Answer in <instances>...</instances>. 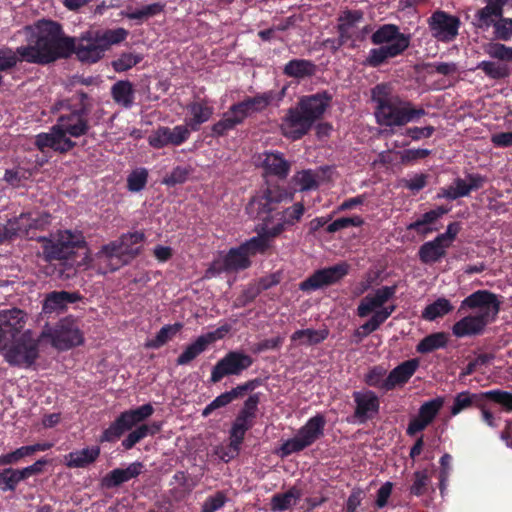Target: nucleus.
I'll return each mask as SVG.
<instances>
[{"label":"nucleus","mask_w":512,"mask_h":512,"mask_svg":"<svg viewBox=\"0 0 512 512\" xmlns=\"http://www.w3.org/2000/svg\"><path fill=\"white\" fill-rule=\"evenodd\" d=\"M325 426L326 419L323 414L318 413L309 418L293 438L281 444L278 454L285 458L303 451L324 436Z\"/></svg>","instance_id":"nucleus-10"},{"label":"nucleus","mask_w":512,"mask_h":512,"mask_svg":"<svg viewBox=\"0 0 512 512\" xmlns=\"http://www.w3.org/2000/svg\"><path fill=\"white\" fill-rule=\"evenodd\" d=\"M32 455L31 445L21 446L12 452L0 455V466L17 464L23 458Z\"/></svg>","instance_id":"nucleus-63"},{"label":"nucleus","mask_w":512,"mask_h":512,"mask_svg":"<svg viewBox=\"0 0 512 512\" xmlns=\"http://www.w3.org/2000/svg\"><path fill=\"white\" fill-rule=\"evenodd\" d=\"M501 302L497 295L488 290H477L467 296L460 305L459 312L465 308L480 309L476 315H468L455 322L452 333L458 338L483 334L486 326L493 322L500 312Z\"/></svg>","instance_id":"nucleus-4"},{"label":"nucleus","mask_w":512,"mask_h":512,"mask_svg":"<svg viewBox=\"0 0 512 512\" xmlns=\"http://www.w3.org/2000/svg\"><path fill=\"white\" fill-rule=\"evenodd\" d=\"M144 465L141 462H133L126 468H116L107 473L102 479V485L112 489L121 484L138 477L143 471Z\"/></svg>","instance_id":"nucleus-26"},{"label":"nucleus","mask_w":512,"mask_h":512,"mask_svg":"<svg viewBox=\"0 0 512 512\" xmlns=\"http://www.w3.org/2000/svg\"><path fill=\"white\" fill-rule=\"evenodd\" d=\"M104 49L96 31H87L78 39L74 38L73 54L85 63H96L104 56Z\"/></svg>","instance_id":"nucleus-18"},{"label":"nucleus","mask_w":512,"mask_h":512,"mask_svg":"<svg viewBox=\"0 0 512 512\" xmlns=\"http://www.w3.org/2000/svg\"><path fill=\"white\" fill-rule=\"evenodd\" d=\"M396 289L397 287L395 285L382 286L376 289L373 294L366 295L357 307L358 316L363 318L376 309L382 308V306L395 295Z\"/></svg>","instance_id":"nucleus-25"},{"label":"nucleus","mask_w":512,"mask_h":512,"mask_svg":"<svg viewBox=\"0 0 512 512\" xmlns=\"http://www.w3.org/2000/svg\"><path fill=\"white\" fill-rule=\"evenodd\" d=\"M253 363L254 359L245 352L239 350L229 351L213 366L210 382L216 384L224 377L241 375Z\"/></svg>","instance_id":"nucleus-13"},{"label":"nucleus","mask_w":512,"mask_h":512,"mask_svg":"<svg viewBox=\"0 0 512 512\" xmlns=\"http://www.w3.org/2000/svg\"><path fill=\"white\" fill-rule=\"evenodd\" d=\"M495 40L508 42L512 39V18L500 17L491 23Z\"/></svg>","instance_id":"nucleus-56"},{"label":"nucleus","mask_w":512,"mask_h":512,"mask_svg":"<svg viewBox=\"0 0 512 512\" xmlns=\"http://www.w3.org/2000/svg\"><path fill=\"white\" fill-rule=\"evenodd\" d=\"M329 336V330L323 329H300L293 332L291 341L297 345L315 346L325 341Z\"/></svg>","instance_id":"nucleus-37"},{"label":"nucleus","mask_w":512,"mask_h":512,"mask_svg":"<svg viewBox=\"0 0 512 512\" xmlns=\"http://www.w3.org/2000/svg\"><path fill=\"white\" fill-rule=\"evenodd\" d=\"M22 228L25 229L24 235L28 239H38L35 237L37 231H44L51 223V215L49 213H32L26 212L20 214Z\"/></svg>","instance_id":"nucleus-31"},{"label":"nucleus","mask_w":512,"mask_h":512,"mask_svg":"<svg viewBox=\"0 0 512 512\" xmlns=\"http://www.w3.org/2000/svg\"><path fill=\"white\" fill-rule=\"evenodd\" d=\"M431 484L428 469L417 470L413 473V483L409 488L411 495L420 497L427 493Z\"/></svg>","instance_id":"nucleus-51"},{"label":"nucleus","mask_w":512,"mask_h":512,"mask_svg":"<svg viewBox=\"0 0 512 512\" xmlns=\"http://www.w3.org/2000/svg\"><path fill=\"white\" fill-rule=\"evenodd\" d=\"M190 136L189 129L184 125H176L173 128L159 126L148 136V143L154 149H162L166 146H180Z\"/></svg>","instance_id":"nucleus-19"},{"label":"nucleus","mask_w":512,"mask_h":512,"mask_svg":"<svg viewBox=\"0 0 512 512\" xmlns=\"http://www.w3.org/2000/svg\"><path fill=\"white\" fill-rule=\"evenodd\" d=\"M506 0H488L487 5L479 9L475 15L480 29L486 30L491 27V23L503 16V7Z\"/></svg>","instance_id":"nucleus-35"},{"label":"nucleus","mask_w":512,"mask_h":512,"mask_svg":"<svg viewBox=\"0 0 512 512\" xmlns=\"http://www.w3.org/2000/svg\"><path fill=\"white\" fill-rule=\"evenodd\" d=\"M444 405L443 397H436L429 401L424 402L418 411V415L425 420L428 424H431L436 416L439 414L441 408Z\"/></svg>","instance_id":"nucleus-55"},{"label":"nucleus","mask_w":512,"mask_h":512,"mask_svg":"<svg viewBox=\"0 0 512 512\" xmlns=\"http://www.w3.org/2000/svg\"><path fill=\"white\" fill-rule=\"evenodd\" d=\"M352 397L355 403L353 418L359 423H366L378 414L380 401L375 392L371 390L354 391Z\"/></svg>","instance_id":"nucleus-21"},{"label":"nucleus","mask_w":512,"mask_h":512,"mask_svg":"<svg viewBox=\"0 0 512 512\" xmlns=\"http://www.w3.org/2000/svg\"><path fill=\"white\" fill-rule=\"evenodd\" d=\"M453 308V305L448 299L441 297L425 307L422 312V318L428 321H434L450 313Z\"/></svg>","instance_id":"nucleus-46"},{"label":"nucleus","mask_w":512,"mask_h":512,"mask_svg":"<svg viewBox=\"0 0 512 512\" xmlns=\"http://www.w3.org/2000/svg\"><path fill=\"white\" fill-rule=\"evenodd\" d=\"M349 273V265L341 262L330 267L316 270L305 280L300 282L299 289L303 292L316 291L333 285L342 280Z\"/></svg>","instance_id":"nucleus-14"},{"label":"nucleus","mask_w":512,"mask_h":512,"mask_svg":"<svg viewBox=\"0 0 512 512\" xmlns=\"http://www.w3.org/2000/svg\"><path fill=\"white\" fill-rule=\"evenodd\" d=\"M286 92V87L277 94L274 91L258 93L253 97H246L240 102L232 104L222 118L211 126L212 137H224L237 126L244 123L245 119L253 113L262 112L276 98L281 100Z\"/></svg>","instance_id":"nucleus-6"},{"label":"nucleus","mask_w":512,"mask_h":512,"mask_svg":"<svg viewBox=\"0 0 512 512\" xmlns=\"http://www.w3.org/2000/svg\"><path fill=\"white\" fill-rule=\"evenodd\" d=\"M208 344L204 337L200 335L194 342L189 344L185 350L176 359V364L179 366L188 365L195 360L199 355L205 352Z\"/></svg>","instance_id":"nucleus-44"},{"label":"nucleus","mask_w":512,"mask_h":512,"mask_svg":"<svg viewBox=\"0 0 512 512\" xmlns=\"http://www.w3.org/2000/svg\"><path fill=\"white\" fill-rule=\"evenodd\" d=\"M316 72V65L307 59H292L288 61L284 68L283 74L287 77L304 79L311 77Z\"/></svg>","instance_id":"nucleus-38"},{"label":"nucleus","mask_w":512,"mask_h":512,"mask_svg":"<svg viewBox=\"0 0 512 512\" xmlns=\"http://www.w3.org/2000/svg\"><path fill=\"white\" fill-rule=\"evenodd\" d=\"M113 100L124 108H131L134 103L135 90L128 80L117 81L111 88Z\"/></svg>","instance_id":"nucleus-39"},{"label":"nucleus","mask_w":512,"mask_h":512,"mask_svg":"<svg viewBox=\"0 0 512 512\" xmlns=\"http://www.w3.org/2000/svg\"><path fill=\"white\" fill-rule=\"evenodd\" d=\"M312 127L313 123L297 105L287 110L280 125L282 134L293 141L299 140L308 134Z\"/></svg>","instance_id":"nucleus-17"},{"label":"nucleus","mask_w":512,"mask_h":512,"mask_svg":"<svg viewBox=\"0 0 512 512\" xmlns=\"http://www.w3.org/2000/svg\"><path fill=\"white\" fill-rule=\"evenodd\" d=\"M262 225L263 234L252 237L250 240L241 244L249 256L255 255L257 253H264L270 246L269 238L271 237L269 235H266V229L268 227L265 226L263 223Z\"/></svg>","instance_id":"nucleus-52"},{"label":"nucleus","mask_w":512,"mask_h":512,"mask_svg":"<svg viewBox=\"0 0 512 512\" xmlns=\"http://www.w3.org/2000/svg\"><path fill=\"white\" fill-rule=\"evenodd\" d=\"M485 399L493 400L503 412H512V393L501 389H493L477 393L468 390L457 393L450 408V413L452 416H456L467 409H478Z\"/></svg>","instance_id":"nucleus-9"},{"label":"nucleus","mask_w":512,"mask_h":512,"mask_svg":"<svg viewBox=\"0 0 512 512\" xmlns=\"http://www.w3.org/2000/svg\"><path fill=\"white\" fill-rule=\"evenodd\" d=\"M123 252L128 259V263L141 252V247L136 246L145 240V234L142 231L128 232L122 234L120 237Z\"/></svg>","instance_id":"nucleus-40"},{"label":"nucleus","mask_w":512,"mask_h":512,"mask_svg":"<svg viewBox=\"0 0 512 512\" xmlns=\"http://www.w3.org/2000/svg\"><path fill=\"white\" fill-rule=\"evenodd\" d=\"M476 69L482 70L487 77L493 80L504 79L510 75V70L506 65L493 61H481L477 64Z\"/></svg>","instance_id":"nucleus-53"},{"label":"nucleus","mask_w":512,"mask_h":512,"mask_svg":"<svg viewBox=\"0 0 512 512\" xmlns=\"http://www.w3.org/2000/svg\"><path fill=\"white\" fill-rule=\"evenodd\" d=\"M292 181L300 191L317 189L319 186L317 175L310 169L297 172L293 176Z\"/></svg>","instance_id":"nucleus-57"},{"label":"nucleus","mask_w":512,"mask_h":512,"mask_svg":"<svg viewBox=\"0 0 512 512\" xmlns=\"http://www.w3.org/2000/svg\"><path fill=\"white\" fill-rule=\"evenodd\" d=\"M419 367V360L416 358L406 360L392 369L386 376V386L389 391L397 386H403L414 375Z\"/></svg>","instance_id":"nucleus-27"},{"label":"nucleus","mask_w":512,"mask_h":512,"mask_svg":"<svg viewBox=\"0 0 512 512\" xmlns=\"http://www.w3.org/2000/svg\"><path fill=\"white\" fill-rule=\"evenodd\" d=\"M370 40L379 47L369 51L364 65L377 68L388 63L389 59L403 55L410 46L411 35L402 33L399 26L389 23L379 26Z\"/></svg>","instance_id":"nucleus-7"},{"label":"nucleus","mask_w":512,"mask_h":512,"mask_svg":"<svg viewBox=\"0 0 512 512\" xmlns=\"http://www.w3.org/2000/svg\"><path fill=\"white\" fill-rule=\"evenodd\" d=\"M187 111L191 115L185 120L189 131H198L200 126L207 122L213 115L214 108L206 100L193 101L187 105Z\"/></svg>","instance_id":"nucleus-29"},{"label":"nucleus","mask_w":512,"mask_h":512,"mask_svg":"<svg viewBox=\"0 0 512 512\" xmlns=\"http://www.w3.org/2000/svg\"><path fill=\"white\" fill-rule=\"evenodd\" d=\"M42 245V257L46 262L64 261L86 248L85 237L80 231L58 230L49 237L37 239Z\"/></svg>","instance_id":"nucleus-8"},{"label":"nucleus","mask_w":512,"mask_h":512,"mask_svg":"<svg viewBox=\"0 0 512 512\" xmlns=\"http://www.w3.org/2000/svg\"><path fill=\"white\" fill-rule=\"evenodd\" d=\"M40 338L50 339L51 345L60 351H66L84 343V336L77 320L71 316L59 320L53 327L45 326Z\"/></svg>","instance_id":"nucleus-11"},{"label":"nucleus","mask_w":512,"mask_h":512,"mask_svg":"<svg viewBox=\"0 0 512 512\" xmlns=\"http://www.w3.org/2000/svg\"><path fill=\"white\" fill-rule=\"evenodd\" d=\"M448 342L444 332L432 333L424 337L416 346V351L421 354L431 353L440 348L446 347Z\"/></svg>","instance_id":"nucleus-45"},{"label":"nucleus","mask_w":512,"mask_h":512,"mask_svg":"<svg viewBox=\"0 0 512 512\" xmlns=\"http://www.w3.org/2000/svg\"><path fill=\"white\" fill-rule=\"evenodd\" d=\"M74 37L67 36L56 21L43 20L31 34L28 45L18 47L21 60L28 63L47 65L73 54Z\"/></svg>","instance_id":"nucleus-2"},{"label":"nucleus","mask_w":512,"mask_h":512,"mask_svg":"<svg viewBox=\"0 0 512 512\" xmlns=\"http://www.w3.org/2000/svg\"><path fill=\"white\" fill-rule=\"evenodd\" d=\"M100 452L99 446H91L73 451L64 456V464L68 468H85L98 459Z\"/></svg>","instance_id":"nucleus-34"},{"label":"nucleus","mask_w":512,"mask_h":512,"mask_svg":"<svg viewBox=\"0 0 512 512\" xmlns=\"http://www.w3.org/2000/svg\"><path fill=\"white\" fill-rule=\"evenodd\" d=\"M250 264L251 262L249 260L248 253L245 251L243 246L240 245L237 248H232L229 250L224 258L223 268L227 271H237L248 268Z\"/></svg>","instance_id":"nucleus-41"},{"label":"nucleus","mask_w":512,"mask_h":512,"mask_svg":"<svg viewBox=\"0 0 512 512\" xmlns=\"http://www.w3.org/2000/svg\"><path fill=\"white\" fill-rule=\"evenodd\" d=\"M20 215L8 218L0 216V245L10 243L17 238L25 237Z\"/></svg>","instance_id":"nucleus-36"},{"label":"nucleus","mask_w":512,"mask_h":512,"mask_svg":"<svg viewBox=\"0 0 512 512\" xmlns=\"http://www.w3.org/2000/svg\"><path fill=\"white\" fill-rule=\"evenodd\" d=\"M331 100L332 96L328 92L323 91L301 97L297 106L314 124L317 120L322 118Z\"/></svg>","instance_id":"nucleus-23"},{"label":"nucleus","mask_w":512,"mask_h":512,"mask_svg":"<svg viewBox=\"0 0 512 512\" xmlns=\"http://www.w3.org/2000/svg\"><path fill=\"white\" fill-rule=\"evenodd\" d=\"M104 51L108 50L112 45L120 44L125 41L129 35V31L119 27L116 29H107L104 31H96Z\"/></svg>","instance_id":"nucleus-50"},{"label":"nucleus","mask_w":512,"mask_h":512,"mask_svg":"<svg viewBox=\"0 0 512 512\" xmlns=\"http://www.w3.org/2000/svg\"><path fill=\"white\" fill-rule=\"evenodd\" d=\"M82 299V295L75 291L69 292L65 290L52 291L45 297L43 303V311L45 313H52L62 311L67 308L68 304H73Z\"/></svg>","instance_id":"nucleus-30"},{"label":"nucleus","mask_w":512,"mask_h":512,"mask_svg":"<svg viewBox=\"0 0 512 512\" xmlns=\"http://www.w3.org/2000/svg\"><path fill=\"white\" fill-rule=\"evenodd\" d=\"M488 181L487 177L479 173H468L465 179L457 177L452 184L441 188L438 197L453 201L467 197L472 191L480 190Z\"/></svg>","instance_id":"nucleus-16"},{"label":"nucleus","mask_w":512,"mask_h":512,"mask_svg":"<svg viewBox=\"0 0 512 512\" xmlns=\"http://www.w3.org/2000/svg\"><path fill=\"white\" fill-rule=\"evenodd\" d=\"M35 145L41 151L51 148L59 153H67L75 148L76 142L70 138H64L56 125H53L50 133H41L36 136Z\"/></svg>","instance_id":"nucleus-24"},{"label":"nucleus","mask_w":512,"mask_h":512,"mask_svg":"<svg viewBox=\"0 0 512 512\" xmlns=\"http://www.w3.org/2000/svg\"><path fill=\"white\" fill-rule=\"evenodd\" d=\"M460 18L443 10L434 11L428 18L432 36L440 42L450 43L459 35Z\"/></svg>","instance_id":"nucleus-15"},{"label":"nucleus","mask_w":512,"mask_h":512,"mask_svg":"<svg viewBox=\"0 0 512 512\" xmlns=\"http://www.w3.org/2000/svg\"><path fill=\"white\" fill-rule=\"evenodd\" d=\"M21 481H25L20 469L5 468L0 470V490L14 492Z\"/></svg>","instance_id":"nucleus-49"},{"label":"nucleus","mask_w":512,"mask_h":512,"mask_svg":"<svg viewBox=\"0 0 512 512\" xmlns=\"http://www.w3.org/2000/svg\"><path fill=\"white\" fill-rule=\"evenodd\" d=\"M142 60V54L123 52L117 59L112 61V67L116 72H125L139 64Z\"/></svg>","instance_id":"nucleus-58"},{"label":"nucleus","mask_w":512,"mask_h":512,"mask_svg":"<svg viewBox=\"0 0 512 512\" xmlns=\"http://www.w3.org/2000/svg\"><path fill=\"white\" fill-rule=\"evenodd\" d=\"M447 249V245H444L435 237L419 247L417 256L422 264L433 265L440 262L446 256Z\"/></svg>","instance_id":"nucleus-33"},{"label":"nucleus","mask_w":512,"mask_h":512,"mask_svg":"<svg viewBox=\"0 0 512 512\" xmlns=\"http://www.w3.org/2000/svg\"><path fill=\"white\" fill-rule=\"evenodd\" d=\"M227 502V497L223 491H217L214 495L206 498L201 507V512H216Z\"/></svg>","instance_id":"nucleus-64"},{"label":"nucleus","mask_w":512,"mask_h":512,"mask_svg":"<svg viewBox=\"0 0 512 512\" xmlns=\"http://www.w3.org/2000/svg\"><path fill=\"white\" fill-rule=\"evenodd\" d=\"M131 430L126 423L124 417L120 414L106 429L103 430L99 437L100 443H115L121 436Z\"/></svg>","instance_id":"nucleus-43"},{"label":"nucleus","mask_w":512,"mask_h":512,"mask_svg":"<svg viewBox=\"0 0 512 512\" xmlns=\"http://www.w3.org/2000/svg\"><path fill=\"white\" fill-rule=\"evenodd\" d=\"M148 172L145 168L133 170L127 177V188L131 192L143 190L147 184Z\"/></svg>","instance_id":"nucleus-62"},{"label":"nucleus","mask_w":512,"mask_h":512,"mask_svg":"<svg viewBox=\"0 0 512 512\" xmlns=\"http://www.w3.org/2000/svg\"><path fill=\"white\" fill-rule=\"evenodd\" d=\"M26 314L18 308L3 310L0 313V348H6L10 338L20 332L25 323Z\"/></svg>","instance_id":"nucleus-22"},{"label":"nucleus","mask_w":512,"mask_h":512,"mask_svg":"<svg viewBox=\"0 0 512 512\" xmlns=\"http://www.w3.org/2000/svg\"><path fill=\"white\" fill-rule=\"evenodd\" d=\"M485 52L494 59L512 62V47L500 42H490L485 46Z\"/></svg>","instance_id":"nucleus-60"},{"label":"nucleus","mask_w":512,"mask_h":512,"mask_svg":"<svg viewBox=\"0 0 512 512\" xmlns=\"http://www.w3.org/2000/svg\"><path fill=\"white\" fill-rule=\"evenodd\" d=\"M22 61L18 54V48L13 51L11 48H0V72H8L16 67L17 63ZM3 77L0 74V85Z\"/></svg>","instance_id":"nucleus-59"},{"label":"nucleus","mask_w":512,"mask_h":512,"mask_svg":"<svg viewBox=\"0 0 512 512\" xmlns=\"http://www.w3.org/2000/svg\"><path fill=\"white\" fill-rule=\"evenodd\" d=\"M493 406H497L493 400L485 399L478 407V410L480 411L481 420L487 426L497 428L499 426L500 417L492 411Z\"/></svg>","instance_id":"nucleus-61"},{"label":"nucleus","mask_w":512,"mask_h":512,"mask_svg":"<svg viewBox=\"0 0 512 512\" xmlns=\"http://www.w3.org/2000/svg\"><path fill=\"white\" fill-rule=\"evenodd\" d=\"M449 210L450 209L445 206H438L435 209L425 212L420 218L408 224L406 229L408 231H415L418 235L425 237L437 230V228L432 227V225L443 215L447 214Z\"/></svg>","instance_id":"nucleus-28"},{"label":"nucleus","mask_w":512,"mask_h":512,"mask_svg":"<svg viewBox=\"0 0 512 512\" xmlns=\"http://www.w3.org/2000/svg\"><path fill=\"white\" fill-rule=\"evenodd\" d=\"M300 497L301 491L296 487H292L284 493H276L271 498V510L274 512L286 511L295 505Z\"/></svg>","instance_id":"nucleus-42"},{"label":"nucleus","mask_w":512,"mask_h":512,"mask_svg":"<svg viewBox=\"0 0 512 512\" xmlns=\"http://www.w3.org/2000/svg\"><path fill=\"white\" fill-rule=\"evenodd\" d=\"M262 167L266 174L283 180L290 172L291 163L283 157L281 152H266L262 160Z\"/></svg>","instance_id":"nucleus-32"},{"label":"nucleus","mask_w":512,"mask_h":512,"mask_svg":"<svg viewBox=\"0 0 512 512\" xmlns=\"http://www.w3.org/2000/svg\"><path fill=\"white\" fill-rule=\"evenodd\" d=\"M294 194L279 185H267L259 189L249 200L246 212L253 219L263 222L266 235L277 237L286 229L299 223L305 213L303 202L280 210V205L286 201H292Z\"/></svg>","instance_id":"nucleus-1"},{"label":"nucleus","mask_w":512,"mask_h":512,"mask_svg":"<svg viewBox=\"0 0 512 512\" xmlns=\"http://www.w3.org/2000/svg\"><path fill=\"white\" fill-rule=\"evenodd\" d=\"M183 328L182 323L164 325L156 334L155 338L147 342L146 346L152 349H159L171 340Z\"/></svg>","instance_id":"nucleus-48"},{"label":"nucleus","mask_w":512,"mask_h":512,"mask_svg":"<svg viewBox=\"0 0 512 512\" xmlns=\"http://www.w3.org/2000/svg\"><path fill=\"white\" fill-rule=\"evenodd\" d=\"M39 339L30 330L16 338L9 348H5V361L11 366L30 368L39 357Z\"/></svg>","instance_id":"nucleus-12"},{"label":"nucleus","mask_w":512,"mask_h":512,"mask_svg":"<svg viewBox=\"0 0 512 512\" xmlns=\"http://www.w3.org/2000/svg\"><path fill=\"white\" fill-rule=\"evenodd\" d=\"M54 110L59 112L55 125L64 138H79L88 134L91 129V103L85 92H76L71 97L58 101Z\"/></svg>","instance_id":"nucleus-5"},{"label":"nucleus","mask_w":512,"mask_h":512,"mask_svg":"<svg viewBox=\"0 0 512 512\" xmlns=\"http://www.w3.org/2000/svg\"><path fill=\"white\" fill-rule=\"evenodd\" d=\"M386 369L382 365L373 366L364 377V382L370 386L388 392L386 386Z\"/></svg>","instance_id":"nucleus-54"},{"label":"nucleus","mask_w":512,"mask_h":512,"mask_svg":"<svg viewBox=\"0 0 512 512\" xmlns=\"http://www.w3.org/2000/svg\"><path fill=\"white\" fill-rule=\"evenodd\" d=\"M154 413V407L150 404L141 405L135 409L126 410L121 412L129 428L137 426L146 419H148Z\"/></svg>","instance_id":"nucleus-47"},{"label":"nucleus","mask_w":512,"mask_h":512,"mask_svg":"<svg viewBox=\"0 0 512 512\" xmlns=\"http://www.w3.org/2000/svg\"><path fill=\"white\" fill-rule=\"evenodd\" d=\"M371 100L376 104V123L383 127H402L416 122L427 114L422 106L392 94L388 83H379L371 89Z\"/></svg>","instance_id":"nucleus-3"},{"label":"nucleus","mask_w":512,"mask_h":512,"mask_svg":"<svg viewBox=\"0 0 512 512\" xmlns=\"http://www.w3.org/2000/svg\"><path fill=\"white\" fill-rule=\"evenodd\" d=\"M96 260L100 267L104 269L103 273L117 271L124 265L129 264L119 238L103 245L96 253Z\"/></svg>","instance_id":"nucleus-20"}]
</instances>
